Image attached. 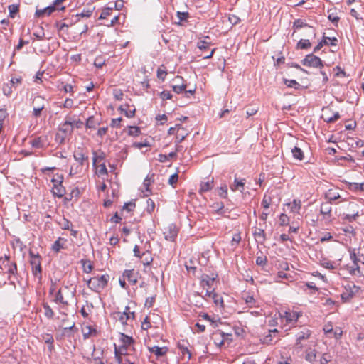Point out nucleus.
I'll use <instances>...</instances> for the list:
<instances>
[{
    "label": "nucleus",
    "mask_w": 364,
    "mask_h": 364,
    "mask_svg": "<svg viewBox=\"0 0 364 364\" xmlns=\"http://www.w3.org/2000/svg\"><path fill=\"white\" fill-rule=\"evenodd\" d=\"M109 279L108 274L95 276L87 281V285L91 290L100 293L107 286Z\"/></svg>",
    "instance_id": "nucleus-1"
},
{
    "label": "nucleus",
    "mask_w": 364,
    "mask_h": 364,
    "mask_svg": "<svg viewBox=\"0 0 364 364\" xmlns=\"http://www.w3.org/2000/svg\"><path fill=\"white\" fill-rule=\"evenodd\" d=\"M73 132V122L70 117L66 118L65 122L59 127V132L56 134V140L60 144L64 143L65 138L72 134Z\"/></svg>",
    "instance_id": "nucleus-2"
},
{
    "label": "nucleus",
    "mask_w": 364,
    "mask_h": 364,
    "mask_svg": "<svg viewBox=\"0 0 364 364\" xmlns=\"http://www.w3.org/2000/svg\"><path fill=\"white\" fill-rule=\"evenodd\" d=\"M301 63L304 66L315 68H321L324 65L322 60L319 57L314 55L313 53L306 55L301 60Z\"/></svg>",
    "instance_id": "nucleus-3"
},
{
    "label": "nucleus",
    "mask_w": 364,
    "mask_h": 364,
    "mask_svg": "<svg viewBox=\"0 0 364 364\" xmlns=\"http://www.w3.org/2000/svg\"><path fill=\"white\" fill-rule=\"evenodd\" d=\"M311 335V331L309 329H305L299 332L296 335V343L294 345L295 349L301 350L304 345L303 342L307 340Z\"/></svg>",
    "instance_id": "nucleus-4"
},
{
    "label": "nucleus",
    "mask_w": 364,
    "mask_h": 364,
    "mask_svg": "<svg viewBox=\"0 0 364 364\" xmlns=\"http://www.w3.org/2000/svg\"><path fill=\"white\" fill-rule=\"evenodd\" d=\"M31 265L32 267L33 274L39 279H41L42 269L41 264V257L38 254H37L36 257H34L33 259H31Z\"/></svg>",
    "instance_id": "nucleus-5"
},
{
    "label": "nucleus",
    "mask_w": 364,
    "mask_h": 364,
    "mask_svg": "<svg viewBox=\"0 0 364 364\" xmlns=\"http://www.w3.org/2000/svg\"><path fill=\"white\" fill-rule=\"evenodd\" d=\"M301 28H307V33L309 36H312L314 38L316 37V31L312 27L308 25L306 23L304 22L301 19H296L293 24V28L294 30H297Z\"/></svg>",
    "instance_id": "nucleus-6"
},
{
    "label": "nucleus",
    "mask_w": 364,
    "mask_h": 364,
    "mask_svg": "<svg viewBox=\"0 0 364 364\" xmlns=\"http://www.w3.org/2000/svg\"><path fill=\"white\" fill-rule=\"evenodd\" d=\"M184 80L181 76H176L173 80L172 85L173 90L177 93H181L186 89V85L183 82Z\"/></svg>",
    "instance_id": "nucleus-7"
},
{
    "label": "nucleus",
    "mask_w": 364,
    "mask_h": 364,
    "mask_svg": "<svg viewBox=\"0 0 364 364\" xmlns=\"http://www.w3.org/2000/svg\"><path fill=\"white\" fill-rule=\"evenodd\" d=\"M164 235L166 240L173 242L177 237L178 230L174 225H171L165 229Z\"/></svg>",
    "instance_id": "nucleus-8"
},
{
    "label": "nucleus",
    "mask_w": 364,
    "mask_h": 364,
    "mask_svg": "<svg viewBox=\"0 0 364 364\" xmlns=\"http://www.w3.org/2000/svg\"><path fill=\"white\" fill-rule=\"evenodd\" d=\"M122 277L129 283L135 284L138 281L139 272L134 269H127L124 272Z\"/></svg>",
    "instance_id": "nucleus-9"
},
{
    "label": "nucleus",
    "mask_w": 364,
    "mask_h": 364,
    "mask_svg": "<svg viewBox=\"0 0 364 364\" xmlns=\"http://www.w3.org/2000/svg\"><path fill=\"white\" fill-rule=\"evenodd\" d=\"M73 157L76 161H77L80 166H83L85 162H87V166H89L88 156H85L82 151V149L78 148L74 151Z\"/></svg>",
    "instance_id": "nucleus-10"
},
{
    "label": "nucleus",
    "mask_w": 364,
    "mask_h": 364,
    "mask_svg": "<svg viewBox=\"0 0 364 364\" xmlns=\"http://www.w3.org/2000/svg\"><path fill=\"white\" fill-rule=\"evenodd\" d=\"M332 207L331 203H322L320 208V213L324 220H329L331 217Z\"/></svg>",
    "instance_id": "nucleus-11"
},
{
    "label": "nucleus",
    "mask_w": 364,
    "mask_h": 364,
    "mask_svg": "<svg viewBox=\"0 0 364 364\" xmlns=\"http://www.w3.org/2000/svg\"><path fill=\"white\" fill-rule=\"evenodd\" d=\"M215 281V277H211L208 274H202L200 277V285L203 288L208 287V289H213Z\"/></svg>",
    "instance_id": "nucleus-12"
},
{
    "label": "nucleus",
    "mask_w": 364,
    "mask_h": 364,
    "mask_svg": "<svg viewBox=\"0 0 364 364\" xmlns=\"http://www.w3.org/2000/svg\"><path fill=\"white\" fill-rule=\"evenodd\" d=\"M330 41L331 46H336L338 39L336 37L330 38V37H323V39L318 43V45L314 47V52H318L323 46L328 44L327 41Z\"/></svg>",
    "instance_id": "nucleus-13"
},
{
    "label": "nucleus",
    "mask_w": 364,
    "mask_h": 364,
    "mask_svg": "<svg viewBox=\"0 0 364 364\" xmlns=\"http://www.w3.org/2000/svg\"><path fill=\"white\" fill-rule=\"evenodd\" d=\"M349 206L353 210V213L345 215L343 217V220H346L348 222L355 221L359 216V210L358 209H355V208L358 207V205L354 203H350L349 204Z\"/></svg>",
    "instance_id": "nucleus-14"
},
{
    "label": "nucleus",
    "mask_w": 364,
    "mask_h": 364,
    "mask_svg": "<svg viewBox=\"0 0 364 364\" xmlns=\"http://www.w3.org/2000/svg\"><path fill=\"white\" fill-rule=\"evenodd\" d=\"M350 258L353 262V267H352V269L350 271V274H352L353 275L360 274V267L358 264V262H359V259L357 257L356 254L354 252H350Z\"/></svg>",
    "instance_id": "nucleus-15"
},
{
    "label": "nucleus",
    "mask_w": 364,
    "mask_h": 364,
    "mask_svg": "<svg viewBox=\"0 0 364 364\" xmlns=\"http://www.w3.org/2000/svg\"><path fill=\"white\" fill-rule=\"evenodd\" d=\"M325 198L331 203L340 198L341 196L336 188H331L325 193Z\"/></svg>",
    "instance_id": "nucleus-16"
},
{
    "label": "nucleus",
    "mask_w": 364,
    "mask_h": 364,
    "mask_svg": "<svg viewBox=\"0 0 364 364\" xmlns=\"http://www.w3.org/2000/svg\"><path fill=\"white\" fill-rule=\"evenodd\" d=\"M149 350L151 353H154L157 357L164 356L168 352L167 347H159L157 346L149 348Z\"/></svg>",
    "instance_id": "nucleus-17"
},
{
    "label": "nucleus",
    "mask_w": 364,
    "mask_h": 364,
    "mask_svg": "<svg viewBox=\"0 0 364 364\" xmlns=\"http://www.w3.org/2000/svg\"><path fill=\"white\" fill-rule=\"evenodd\" d=\"M55 11V9L51 5L43 9H36L35 16L38 18H41L46 16H50L53 12Z\"/></svg>",
    "instance_id": "nucleus-18"
},
{
    "label": "nucleus",
    "mask_w": 364,
    "mask_h": 364,
    "mask_svg": "<svg viewBox=\"0 0 364 364\" xmlns=\"http://www.w3.org/2000/svg\"><path fill=\"white\" fill-rule=\"evenodd\" d=\"M113 317L117 321H119L122 325H126L129 321V316L127 315V312H114Z\"/></svg>",
    "instance_id": "nucleus-19"
},
{
    "label": "nucleus",
    "mask_w": 364,
    "mask_h": 364,
    "mask_svg": "<svg viewBox=\"0 0 364 364\" xmlns=\"http://www.w3.org/2000/svg\"><path fill=\"white\" fill-rule=\"evenodd\" d=\"M278 331L277 329L270 330L269 334L265 336L263 338V343L265 344H272L276 343L277 341H274V337L277 336Z\"/></svg>",
    "instance_id": "nucleus-20"
},
{
    "label": "nucleus",
    "mask_w": 364,
    "mask_h": 364,
    "mask_svg": "<svg viewBox=\"0 0 364 364\" xmlns=\"http://www.w3.org/2000/svg\"><path fill=\"white\" fill-rule=\"evenodd\" d=\"M52 192L54 196L62 198L65 194V188L62 184H58L53 186Z\"/></svg>",
    "instance_id": "nucleus-21"
},
{
    "label": "nucleus",
    "mask_w": 364,
    "mask_h": 364,
    "mask_svg": "<svg viewBox=\"0 0 364 364\" xmlns=\"http://www.w3.org/2000/svg\"><path fill=\"white\" fill-rule=\"evenodd\" d=\"M291 151L294 159L299 161H302L304 159V154L303 151L301 149V148L295 146L294 148L291 149Z\"/></svg>",
    "instance_id": "nucleus-22"
},
{
    "label": "nucleus",
    "mask_w": 364,
    "mask_h": 364,
    "mask_svg": "<svg viewBox=\"0 0 364 364\" xmlns=\"http://www.w3.org/2000/svg\"><path fill=\"white\" fill-rule=\"evenodd\" d=\"M120 342L122 343V346L129 347L134 343V341L132 337L125 335L124 333H121Z\"/></svg>",
    "instance_id": "nucleus-23"
},
{
    "label": "nucleus",
    "mask_w": 364,
    "mask_h": 364,
    "mask_svg": "<svg viewBox=\"0 0 364 364\" xmlns=\"http://www.w3.org/2000/svg\"><path fill=\"white\" fill-rule=\"evenodd\" d=\"M281 317L285 318L286 321L290 323L293 321H296L299 317V315L297 314L296 312L284 311V314L281 315Z\"/></svg>",
    "instance_id": "nucleus-24"
},
{
    "label": "nucleus",
    "mask_w": 364,
    "mask_h": 364,
    "mask_svg": "<svg viewBox=\"0 0 364 364\" xmlns=\"http://www.w3.org/2000/svg\"><path fill=\"white\" fill-rule=\"evenodd\" d=\"M129 106V105L126 104L125 105H121L119 107V110L124 113V115L128 117V118H132L133 117H134L135 115V112H136V109H133L132 110H127L125 107L128 108Z\"/></svg>",
    "instance_id": "nucleus-25"
},
{
    "label": "nucleus",
    "mask_w": 364,
    "mask_h": 364,
    "mask_svg": "<svg viewBox=\"0 0 364 364\" xmlns=\"http://www.w3.org/2000/svg\"><path fill=\"white\" fill-rule=\"evenodd\" d=\"M176 139H178V142H181L183 140H184L188 134L185 132L183 127H182L181 124H176Z\"/></svg>",
    "instance_id": "nucleus-26"
},
{
    "label": "nucleus",
    "mask_w": 364,
    "mask_h": 364,
    "mask_svg": "<svg viewBox=\"0 0 364 364\" xmlns=\"http://www.w3.org/2000/svg\"><path fill=\"white\" fill-rule=\"evenodd\" d=\"M53 301L56 304H61L64 306L68 305V301L64 299V297L62 294L61 289H59L57 291V293L55 296V299H53Z\"/></svg>",
    "instance_id": "nucleus-27"
},
{
    "label": "nucleus",
    "mask_w": 364,
    "mask_h": 364,
    "mask_svg": "<svg viewBox=\"0 0 364 364\" xmlns=\"http://www.w3.org/2000/svg\"><path fill=\"white\" fill-rule=\"evenodd\" d=\"M46 100L41 96H36L33 98L32 104L33 107L45 108Z\"/></svg>",
    "instance_id": "nucleus-28"
},
{
    "label": "nucleus",
    "mask_w": 364,
    "mask_h": 364,
    "mask_svg": "<svg viewBox=\"0 0 364 364\" xmlns=\"http://www.w3.org/2000/svg\"><path fill=\"white\" fill-rule=\"evenodd\" d=\"M213 178L208 180V181L202 182L200 183V192L204 193L212 189L213 188Z\"/></svg>",
    "instance_id": "nucleus-29"
},
{
    "label": "nucleus",
    "mask_w": 364,
    "mask_h": 364,
    "mask_svg": "<svg viewBox=\"0 0 364 364\" xmlns=\"http://www.w3.org/2000/svg\"><path fill=\"white\" fill-rule=\"evenodd\" d=\"M140 258L141 259V262L144 266L149 265L153 260L151 253L148 251L143 252Z\"/></svg>",
    "instance_id": "nucleus-30"
},
{
    "label": "nucleus",
    "mask_w": 364,
    "mask_h": 364,
    "mask_svg": "<svg viewBox=\"0 0 364 364\" xmlns=\"http://www.w3.org/2000/svg\"><path fill=\"white\" fill-rule=\"evenodd\" d=\"M10 262L11 261L9 257L6 255L5 256L4 258H0V270L2 272H6L8 267L9 266Z\"/></svg>",
    "instance_id": "nucleus-31"
},
{
    "label": "nucleus",
    "mask_w": 364,
    "mask_h": 364,
    "mask_svg": "<svg viewBox=\"0 0 364 364\" xmlns=\"http://www.w3.org/2000/svg\"><path fill=\"white\" fill-rule=\"evenodd\" d=\"M31 145L34 147V148H37V149H41V148H43L45 145V142L43 140L42 137L41 136H39V137H36L35 139H33L31 142H30Z\"/></svg>",
    "instance_id": "nucleus-32"
},
{
    "label": "nucleus",
    "mask_w": 364,
    "mask_h": 364,
    "mask_svg": "<svg viewBox=\"0 0 364 364\" xmlns=\"http://www.w3.org/2000/svg\"><path fill=\"white\" fill-rule=\"evenodd\" d=\"M311 46V43H310L309 40L301 39L298 42L296 45V49L306 50L309 48Z\"/></svg>",
    "instance_id": "nucleus-33"
},
{
    "label": "nucleus",
    "mask_w": 364,
    "mask_h": 364,
    "mask_svg": "<svg viewBox=\"0 0 364 364\" xmlns=\"http://www.w3.org/2000/svg\"><path fill=\"white\" fill-rule=\"evenodd\" d=\"M316 358V350L314 349V350L309 349V350L306 351L305 359L306 361L312 363L315 361Z\"/></svg>",
    "instance_id": "nucleus-34"
},
{
    "label": "nucleus",
    "mask_w": 364,
    "mask_h": 364,
    "mask_svg": "<svg viewBox=\"0 0 364 364\" xmlns=\"http://www.w3.org/2000/svg\"><path fill=\"white\" fill-rule=\"evenodd\" d=\"M43 307L44 309L45 316L49 319H52L54 316V312L50 306L47 303H43Z\"/></svg>",
    "instance_id": "nucleus-35"
},
{
    "label": "nucleus",
    "mask_w": 364,
    "mask_h": 364,
    "mask_svg": "<svg viewBox=\"0 0 364 364\" xmlns=\"http://www.w3.org/2000/svg\"><path fill=\"white\" fill-rule=\"evenodd\" d=\"M97 122L95 121V119L93 116H91L87 118L85 126L88 129H95L96 128V124Z\"/></svg>",
    "instance_id": "nucleus-36"
},
{
    "label": "nucleus",
    "mask_w": 364,
    "mask_h": 364,
    "mask_svg": "<svg viewBox=\"0 0 364 364\" xmlns=\"http://www.w3.org/2000/svg\"><path fill=\"white\" fill-rule=\"evenodd\" d=\"M93 158H92V164L93 166H95L96 163L99 161H102L105 159L106 154L101 151L99 155H97L96 151H93Z\"/></svg>",
    "instance_id": "nucleus-37"
},
{
    "label": "nucleus",
    "mask_w": 364,
    "mask_h": 364,
    "mask_svg": "<svg viewBox=\"0 0 364 364\" xmlns=\"http://www.w3.org/2000/svg\"><path fill=\"white\" fill-rule=\"evenodd\" d=\"M178 347L181 350V352L183 354V355H188V358H191V353L186 346H185L183 343H179L178 344Z\"/></svg>",
    "instance_id": "nucleus-38"
},
{
    "label": "nucleus",
    "mask_w": 364,
    "mask_h": 364,
    "mask_svg": "<svg viewBox=\"0 0 364 364\" xmlns=\"http://www.w3.org/2000/svg\"><path fill=\"white\" fill-rule=\"evenodd\" d=\"M83 271L85 273H90L93 269V267L90 261L82 260Z\"/></svg>",
    "instance_id": "nucleus-39"
},
{
    "label": "nucleus",
    "mask_w": 364,
    "mask_h": 364,
    "mask_svg": "<svg viewBox=\"0 0 364 364\" xmlns=\"http://www.w3.org/2000/svg\"><path fill=\"white\" fill-rule=\"evenodd\" d=\"M245 179L238 180L237 178H235L234 183L235 185L233 187H231V189L235 191L236 189H238L239 188H244L245 186Z\"/></svg>",
    "instance_id": "nucleus-40"
},
{
    "label": "nucleus",
    "mask_w": 364,
    "mask_h": 364,
    "mask_svg": "<svg viewBox=\"0 0 364 364\" xmlns=\"http://www.w3.org/2000/svg\"><path fill=\"white\" fill-rule=\"evenodd\" d=\"M6 272L9 274L14 275L17 273V266L15 262H10L9 266L8 267Z\"/></svg>",
    "instance_id": "nucleus-41"
},
{
    "label": "nucleus",
    "mask_w": 364,
    "mask_h": 364,
    "mask_svg": "<svg viewBox=\"0 0 364 364\" xmlns=\"http://www.w3.org/2000/svg\"><path fill=\"white\" fill-rule=\"evenodd\" d=\"M210 43L206 41L205 40L200 41L198 42L197 46L198 48L201 50H205L210 48Z\"/></svg>",
    "instance_id": "nucleus-42"
},
{
    "label": "nucleus",
    "mask_w": 364,
    "mask_h": 364,
    "mask_svg": "<svg viewBox=\"0 0 364 364\" xmlns=\"http://www.w3.org/2000/svg\"><path fill=\"white\" fill-rule=\"evenodd\" d=\"M19 6L17 4H11L9 6V14L11 18H14L15 14L18 12Z\"/></svg>",
    "instance_id": "nucleus-43"
},
{
    "label": "nucleus",
    "mask_w": 364,
    "mask_h": 364,
    "mask_svg": "<svg viewBox=\"0 0 364 364\" xmlns=\"http://www.w3.org/2000/svg\"><path fill=\"white\" fill-rule=\"evenodd\" d=\"M113 7H107L102 10L100 18V19H105L107 16H110L112 11Z\"/></svg>",
    "instance_id": "nucleus-44"
},
{
    "label": "nucleus",
    "mask_w": 364,
    "mask_h": 364,
    "mask_svg": "<svg viewBox=\"0 0 364 364\" xmlns=\"http://www.w3.org/2000/svg\"><path fill=\"white\" fill-rule=\"evenodd\" d=\"M284 84L289 87H294L295 89H298L300 87L299 83H298L294 80H284Z\"/></svg>",
    "instance_id": "nucleus-45"
},
{
    "label": "nucleus",
    "mask_w": 364,
    "mask_h": 364,
    "mask_svg": "<svg viewBox=\"0 0 364 364\" xmlns=\"http://www.w3.org/2000/svg\"><path fill=\"white\" fill-rule=\"evenodd\" d=\"M58 223L61 228L63 230H70V225H72L70 220H68L66 218H63L62 220L60 221Z\"/></svg>",
    "instance_id": "nucleus-46"
},
{
    "label": "nucleus",
    "mask_w": 364,
    "mask_h": 364,
    "mask_svg": "<svg viewBox=\"0 0 364 364\" xmlns=\"http://www.w3.org/2000/svg\"><path fill=\"white\" fill-rule=\"evenodd\" d=\"M63 239L61 237H59L53 245L52 249L55 252H59L60 249L64 248L63 245L60 243V241Z\"/></svg>",
    "instance_id": "nucleus-47"
},
{
    "label": "nucleus",
    "mask_w": 364,
    "mask_h": 364,
    "mask_svg": "<svg viewBox=\"0 0 364 364\" xmlns=\"http://www.w3.org/2000/svg\"><path fill=\"white\" fill-rule=\"evenodd\" d=\"M87 328L88 329V331L87 333H84L83 334L85 339L88 338L90 336H97V331L95 328L91 326H87Z\"/></svg>",
    "instance_id": "nucleus-48"
},
{
    "label": "nucleus",
    "mask_w": 364,
    "mask_h": 364,
    "mask_svg": "<svg viewBox=\"0 0 364 364\" xmlns=\"http://www.w3.org/2000/svg\"><path fill=\"white\" fill-rule=\"evenodd\" d=\"M129 135L138 136L140 134V129L136 126H131L129 127Z\"/></svg>",
    "instance_id": "nucleus-49"
},
{
    "label": "nucleus",
    "mask_w": 364,
    "mask_h": 364,
    "mask_svg": "<svg viewBox=\"0 0 364 364\" xmlns=\"http://www.w3.org/2000/svg\"><path fill=\"white\" fill-rule=\"evenodd\" d=\"M65 0H55L53 4L51 5V6H53L54 9H55V11L56 10H60V11H63L65 9V6H61V4Z\"/></svg>",
    "instance_id": "nucleus-50"
},
{
    "label": "nucleus",
    "mask_w": 364,
    "mask_h": 364,
    "mask_svg": "<svg viewBox=\"0 0 364 364\" xmlns=\"http://www.w3.org/2000/svg\"><path fill=\"white\" fill-rule=\"evenodd\" d=\"M136 207V204L134 201H129L128 203H124L122 210H126L128 212L132 211Z\"/></svg>",
    "instance_id": "nucleus-51"
},
{
    "label": "nucleus",
    "mask_w": 364,
    "mask_h": 364,
    "mask_svg": "<svg viewBox=\"0 0 364 364\" xmlns=\"http://www.w3.org/2000/svg\"><path fill=\"white\" fill-rule=\"evenodd\" d=\"M98 175H107L108 171L105 164H100L97 168Z\"/></svg>",
    "instance_id": "nucleus-52"
},
{
    "label": "nucleus",
    "mask_w": 364,
    "mask_h": 364,
    "mask_svg": "<svg viewBox=\"0 0 364 364\" xmlns=\"http://www.w3.org/2000/svg\"><path fill=\"white\" fill-rule=\"evenodd\" d=\"M147 207L146 210L148 213H151L154 210L155 208V203L154 200L151 198H148L146 200Z\"/></svg>",
    "instance_id": "nucleus-53"
},
{
    "label": "nucleus",
    "mask_w": 364,
    "mask_h": 364,
    "mask_svg": "<svg viewBox=\"0 0 364 364\" xmlns=\"http://www.w3.org/2000/svg\"><path fill=\"white\" fill-rule=\"evenodd\" d=\"M151 327V325L150 323L149 317L148 316H146L144 318L143 322L141 323V328L143 330H148Z\"/></svg>",
    "instance_id": "nucleus-54"
},
{
    "label": "nucleus",
    "mask_w": 364,
    "mask_h": 364,
    "mask_svg": "<svg viewBox=\"0 0 364 364\" xmlns=\"http://www.w3.org/2000/svg\"><path fill=\"white\" fill-rule=\"evenodd\" d=\"M255 237L262 239V240H265V233L264 230L260 228H257L254 232Z\"/></svg>",
    "instance_id": "nucleus-55"
},
{
    "label": "nucleus",
    "mask_w": 364,
    "mask_h": 364,
    "mask_svg": "<svg viewBox=\"0 0 364 364\" xmlns=\"http://www.w3.org/2000/svg\"><path fill=\"white\" fill-rule=\"evenodd\" d=\"M213 300L215 305H220L221 306H223V298L218 295V294L215 293V294L213 296Z\"/></svg>",
    "instance_id": "nucleus-56"
},
{
    "label": "nucleus",
    "mask_w": 364,
    "mask_h": 364,
    "mask_svg": "<svg viewBox=\"0 0 364 364\" xmlns=\"http://www.w3.org/2000/svg\"><path fill=\"white\" fill-rule=\"evenodd\" d=\"M153 176L154 174H152L150 177L148 176L144 181V186L146 187V191L149 193H151V191L149 190V186L151 183L153 182Z\"/></svg>",
    "instance_id": "nucleus-57"
},
{
    "label": "nucleus",
    "mask_w": 364,
    "mask_h": 364,
    "mask_svg": "<svg viewBox=\"0 0 364 364\" xmlns=\"http://www.w3.org/2000/svg\"><path fill=\"white\" fill-rule=\"evenodd\" d=\"M128 347L121 345L118 348L115 346L114 352H117L120 355H126L127 354Z\"/></svg>",
    "instance_id": "nucleus-58"
},
{
    "label": "nucleus",
    "mask_w": 364,
    "mask_h": 364,
    "mask_svg": "<svg viewBox=\"0 0 364 364\" xmlns=\"http://www.w3.org/2000/svg\"><path fill=\"white\" fill-rule=\"evenodd\" d=\"M167 75V72L166 70H162L161 68H159L157 70V77L161 79V80H164L166 76Z\"/></svg>",
    "instance_id": "nucleus-59"
},
{
    "label": "nucleus",
    "mask_w": 364,
    "mask_h": 364,
    "mask_svg": "<svg viewBox=\"0 0 364 364\" xmlns=\"http://www.w3.org/2000/svg\"><path fill=\"white\" fill-rule=\"evenodd\" d=\"M160 97L163 100H170L172 98V95L169 91L164 90L159 94Z\"/></svg>",
    "instance_id": "nucleus-60"
},
{
    "label": "nucleus",
    "mask_w": 364,
    "mask_h": 364,
    "mask_svg": "<svg viewBox=\"0 0 364 364\" xmlns=\"http://www.w3.org/2000/svg\"><path fill=\"white\" fill-rule=\"evenodd\" d=\"M2 90L4 94L6 96H9L12 93L11 85L10 84L4 85Z\"/></svg>",
    "instance_id": "nucleus-61"
},
{
    "label": "nucleus",
    "mask_w": 364,
    "mask_h": 364,
    "mask_svg": "<svg viewBox=\"0 0 364 364\" xmlns=\"http://www.w3.org/2000/svg\"><path fill=\"white\" fill-rule=\"evenodd\" d=\"M339 118H340L339 113L336 112L333 117L324 118V121L326 122L327 123H332V122H334L335 121L338 120Z\"/></svg>",
    "instance_id": "nucleus-62"
},
{
    "label": "nucleus",
    "mask_w": 364,
    "mask_h": 364,
    "mask_svg": "<svg viewBox=\"0 0 364 364\" xmlns=\"http://www.w3.org/2000/svg\"><path fill=\"white\" fill-rule=\"evenodd\" d=\"M288 223H289V217L286 214L282 213L279 216L280 225H287Z\"/></svg>",
    "instance_id": "nucleus-63"
},
{
    "label": "nucleus",
    "mask_w": 364,
    "mask_h": 364,
    "mask_svg": "<svg viewBox=\"0 0 364 364\" xmlns=\"http://www.w3.org/2000/svg\"><path fill=\"white\" fill-rule=\"evenodd\" d=\"M331 360V356L328 353H324L320 359V364H327Z\"/></svg>",
    "instance_id": "nucleus-64"
}]
</instances>
